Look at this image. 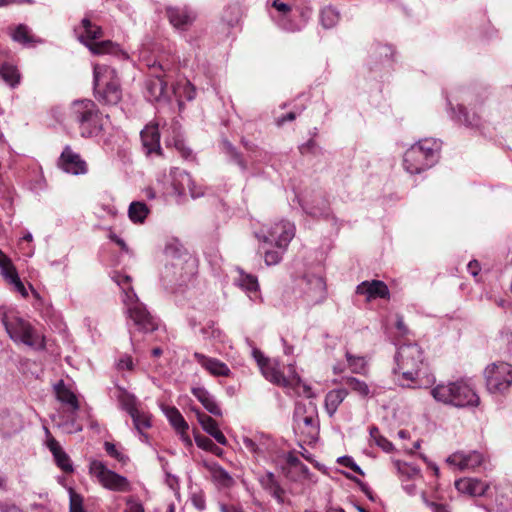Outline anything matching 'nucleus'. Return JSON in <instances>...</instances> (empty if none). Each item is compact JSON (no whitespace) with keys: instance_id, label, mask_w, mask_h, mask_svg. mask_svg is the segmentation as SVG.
<instances>
[{"instance_id":"36","label":"nucleus","mask_w":512,"mask_h":512,"mask_svg":"<svg viewBox=\"0 0 512 512\" xmlns=\"http://www.w3.org/2000/svg\"><path fill=\"white\" fill-rule=\"evenodd\" d=\"M149 213L150 209L142 201H134L130 203L128 208V216L133 223H143Z\"/></svg>"},{"instance_id":"26","label":"nucleus","mask_w":512,"mask_h":512,"mask_svg":"<svg viewBox=\"0 0 512 512\" xmlns=\"http://www.w3.org/2000/svg\"><path fill=\"white\" fill-rule=\"evenodd\" d=\"M166 14L170 23L182 30L190 26L195 19V14L187 7H167Z\"/></svg>"},{"instance_id":"63","label":"nucleus","mask_w":512,"mask_h":512,"mask_svg":"<svg viewBox=\"0 0 512 512\" xmlns=\"http://www.w3.org/2000/svg\"><path fill=\"white\" fill-rule=\"evenodd\" d=\"M192 504L195 508L202 511L206 508V502L202 493H194L191 497Z\"/></svg>"},{"instance_id":"41","label":"nucleus","mask_w":512,"mask_h":512,"mask_svg":"<svg viewBox=\"0 0 512 512\" xmlns=\"http://www.w3.org/2000/svg\"><path fill=\"white\" fill-rule=\"evenodd\" d=\"M222 149L225 152V154L230 158V160L235 162L240 167L242 172L248 170L247 162L242 158L241 154L228 140L225 139L222 141Z\"/></svg>"},{"instance_id":"56","label":"nucleus","mask_w":512,"mask_h":512,"mask_svg":"<svg viewBox=\"0 0 512 512\" xmlns=\"http://www.w3.org/2000/svg\"><path fill=\"white\" fill-rule=\"evenodd\" d=\"M303 209L305 210V212L307 214H309V215H311L313 217H328L329 214H330L329 207L326 204V202H323L321 207L304 206Z\"/></svg>"},{"instance_id":"32","label":"nucleus","mask_w":512,"mask_h":512,"mask_svg":"<svg viewBox=\"0 0 512 512\" xmlns=\"http://www.w3.org/2000/svg\"><path fill=\"white\" fill-rule=\"evenodd\" d=\"M22 428V419L18 414L3 413L0 416V431L4 436H11Z\"/></svg>"},{"instance_id":"47","label":"nucleus","mask_w":512,"mask_h":512,"mask_svg":"<svg viewBox=\"0 0 512 512\" xmlns=\"http://www.w3.org/2000/svg\"><path fill=\"white\" fill-rule=\"evenodd\" d=\"M135 428L142 433L144 429H148L151 426L150 415L138 410L137 412L130 415Z\"/></svg>"},{"instance_id":"35","label":"nucleus","mask_w":512,"mask_h":512,"mask_svg":"<svg viewBox=\"0 0 512 512\" xmlns=\"http://www.w3.org/2000/svg\"><path fill=\"white\" fill-rule=\"evenodd\" d=\"M340 20V12L332 5L323 7L319 12V21L323 28L331 29L335 27Z\"/></svg>"},{"instance_id":"10","label":"nucleus","mask_w":512,"mask_h":512,"mask_svg":"<svg viewBox=\"0 0 512 512\" xmlns=\"http://www.w3.org/2000/svg\"><path fill=\"white\" fill-rule=\"evenodd\" d=\"M158 183L163 185L162 190L166 195L181 197L188 191L196 199L205 194L204 188L196 184L190 174L179 168H172L168 175L158 179Z\"/></svg>"},{"instance_id":"55","label":"nucleus","mask_w":512,"mask_h":512,"mask_svg":"<svg viewBox=\"0 0 512 512\" xmlns=\"http://www.w3.org/2000/svg\"><path fill=\"white\" fill-rule=\"evenodd\" d=\"M286 389L292 390L295 394H297L299 396H304L306 398L314 397V393H313L311 387L308 386L307 384L303 383L301 379H300V384H295Z\"/></svg>"},{"instance_id":"23","label":"nucleus","mask_w":512,"mask_h":512,"mask_svg":"<svg viewBox=\"0 0 512 512\" xmlns=\"http://www.w3.org/2000/svg\"><path fill=\"white\" fill-rule=\"evenodd\" d=\"M166 133L165 143L167 146L175 147L182 156L188 158L191 155V150L185 146L183 135L181 132V125L177 120H173L168 127H163Z\"/></svg>"},{"instance_id":"13","label":"nucleus","mask_w":512,"mask_h":512,"mask_svg":"<svg viewBox=\"0 0 512 512\" xmlns=\"http://www.w3.org/2000/svg\"><path fill=\"white\" fill-rule=\"evenodd\" d=\"M295 236V225L287 220L275 222L270 227H262L255 237L264 244H274L277 248L287 249Z\"/></svg>"},{"instance_id":"16","label":"nucleus","mask_w":512,"mask_h":512,"mask_svg":"<svg viewBox=\"0 0 512 512\" xmlns=\"http://www.w3.org/2000/svg\"><path fill=\"white\" fill-rule=\"evenodd\" d=\"M294 429L305 436L306 440L312 442L319 434V421L315 407L310 412L306 411L305 405L297 403L293 415Z\"/></svg>"},{"instance_id":"20","label":"nucleus","mask_w":512,"mask_h":512,"mask_svg":"<svg viewBox=\"0 0 512 512\" xmlns=\"http://www.w3.org/2000/svg\"><path fill=\"white\" fill-rule=\"evenodd\" d=\"M455 488L462 494L471 497H480L490 495V486L485 481L478 478H461L455 481Z\"/></svg>"},{"instance_id":"46","label":"nucleus","mask_w":512,"mask_h":512,"mask_svg":"<svg viewBox=\"0 0 512 512\" xmlns=\"http://www.w3.org/2000/svg\"><path fill=\"white\" fill-rule=\"evenodd\" d=\"M12 39L21 44H29L33 42V37L30 34V29L24 24L18 25L11 34Z\"/></svg>"},{"instance_id":"64","label":"nucleus","mask_w":512,"mask_h":512,"mask_svg":"<svg viewBox=\"0 0 512 512\" xmlns=\"http://www.w3.org/2000/svg\"><path fill=\"white\" fill-rule=\"evenodd\" d=\"M0 512H24L21 508L12 502H0Z\"/></svg>"},{"instance_id":"49","label":"nucleus","mask_w":512,"mask_h":512,"mask_svg":"<svg viewBox=\"0 0 512 512\" xmlns=\"http://www.w3.org/2000/svg\"><path fill=\"white\" fill-rule=\"evenodd\" d=\"M346 385L348 388H350L352 391L358 393L359 395L365 397L368 396L370 393V389L368 385L355 377H349L346 380Z\"/></svg>"},{"instance_id":"34","label":"nucleus","mask_w":512,"mask_h":512,"mask_svg":"<svg viewBox=\"0 0 512 512\" xmlns=\"http://www.w3.org/2000/svg\"><path fill=\"white\" fill-rule=\"evenodd\" d=\"M348 392L344 388H338L329 391L325 397V409L330 417H332L339 405L344 401Z\"/></svg>"},{"instance_id":"25","label":"nucleus","mask_w":512,"mask_h":512,"mask_svg":"<svg viewBox=\"0 0 512 512\" xmlns=\"http://www.w3.org/2000/svg\"><path fill=\"white\" fill-rule=\"evenodd\" d=\"M145 97L150 102L161 101L168 97L167 82L161 75L155 74L149 77L145 82Z\"/></svg>"},{"instance_id":"11","label":"nucleus","mask_w":512,"mask_h":512,"mask_svg":"<svg viewBox=\"0 0 512 512\" xmlns=\"http://www.w3.org/2000/svg\"><path fill=\"white\" fill-rule=\"evenodd\" d=\"M74 32L77 39L84 44L92 54L102 55L115 53L118 49L117 45L110 40L98 41L103 36L102 28L92 23L88 15L75 27Z\"/></svg>"},{"instance_id":"7","label":"nucleus","mask_w":512,"mask_h":512,"mask_svg":"<svg viewBox=\"0 0 512 512\" xmlns=\"http://www.w3.org/2000/svg\"><path fill=\"white\" fill-rule=\"evenodd\" d=\"M0 319L10 339L15 343H22L35 349L44 348L43 337L29 321L20 317L17 312L2 311Z\"/></svg>"},{"instance_id":"15","label":"nucleus","mask_w":512,"mask_h":512,"mask_svg":"<svg viewBox=\"0 0 512 512\" xmlns=\"http://www.w3.org/2000/svg\"><path fill=\"white\" fill-rule=\"evenodd\" d=\"M89 473L97 478L99 483L108 490L117 492H127L130 490L128 479L108 469L105 463L100 460L90 461Z\"/></svg>"},{"instance_id":"62","label":"nucleus","mask_w":512,"mask_h":512,"mask_svg":"<svg viewBox=\"0 0 512 512\" xmlns=\"http://www.w3.org/2000/svg\"><path fill=\"white\" fill-rule=\"evenodd\" d=\"M124 512H145L143 505L134 499L133 497H129L126 500V508Z\"/></svg>"},{"instance_id":"6","label":"nucleus","mask_w":512,"mask_h":512,"mask_svg":"<svg viewBox=\"0 0 512 512\" xmlns=\"http://www.w3.org/2000/svg\"><path fill=\"white\" fill-rule=\"evenodd\" d=\"M447 108L450 117L467 127L477 128L481 124L480 116L476 113H469L466 105L476 108L483 103L469 88H460L446 96Z\"/></svg>"},{"instance_id":"8","label":"nucleus","mask_w":512,"mask_h":512,"mask_svg":"<svg viewBox=\"0 0 512 512\" xmlns=\"http://www.w3.org/2000/svg\"><path fill=\"white\" fill-rule=\"evenodd\" d=\"M431 395L438 402L458 408L479 404L475 390L463 380L438 384L431 390Z\"/></svg>"},{"instance_id":"45","label":"nucleus","mask_w":512,"mask_h":512,"mask_svg":"<svg viewBox=\"0 0 512 512\" xmlns=\"http://www.w3.org/2000/svg\"><path fill=\"white\" fill-rule=\"evenodd\" d=\"M371 440L385 452H390L393 449V444L380 434L379 429L376 426H372L369 429Z\"/></svg>"},{"instance_id":"21","label":"nucleus","mask_w":512,"mask_h":512,"mask_svg":"<svg viewBox=\"0 0 512 512\" xmlns=\"http://www.w3.org/2000/svg\"><path fill=\"white\" fill-rule=\"evenodd\" d=\"M242 444L248 452L258 457L265 456L273 448V441L268 435L263 433L255 435L254 438L243 436Z\"/></svg>"},{"instance_id":"38","label":"nucleus","mask_w":512,"mask_h":512,"mask_svg":"<svg viewBox=\"0 0 512 512\" xmlns=\"http://www.w3.org/2000/svg\"><path fill=\"white\" fill-rule=\"evenodd\" d=\"M0 76L10 86L14 87L19 82V74L14 65L0 57Z\"/></svg>"},{"instance_id":"51","label":"nucleus","mask_w":512,"mask_h":512,"mask_svg":"<svg viewBox=\"0 0 512 512\" xmlns=\"http://www.w3.org/2000/svg\"><path fill=\"white\" fill-rule=\"evenodd\" d=\"M245 149L249 152V158L252 162L265 161L267 158V152L260 150L254 143L243 141Z\"/></svg>"},{"instance_id":"27","label":"nucleus","mask_w":512,"mask_h":512,"mask_svg":"<svg viewBox=\"0 0 512 512\" xmlns=\"http://www.w3.org/2000/svg\"><path fill=\"white\" fill-rule=\"evenodd\" d=\"M261 487L267 491L280 504L284 503L285 490L276 479L274 473L267 471L258 476Z\"/></svg>"},{"instance_id":"44","label":"nucleus","mask_w":512,"mask_h":512,"mask_svg":"<svg viewBox=\"0 0 512 512\" xmlns=\"http://www.w3.org/2000/svg\"><path fill=\"white\" fill-rule=\"evenodd\" d=\"M498 512H512V491L496 490Z\"/></svg>"},{"instance_id":"17","label":"nucleus","mask_w":512,"mask_h":512,"mask_svg":"<svg viewBox=\"0 0 512 512\" xmlns=\"http://www.w3.org/2000/svg\"><path fill=\"white\" fill-rule=\"evenodd\" d=\"M302 298L308 306L322 303L327 296L326 284L322 277L307 275L301 280Z\"/></svg>"},{"instance_id":"60","label":"nucleus","mask_w":512,"mask_h":512,"mask_svg":"<svg viewBox=\"0 0 512 512\" xmlns=\"http://www.w3.org/2000/svg\"><path fill=\"white\" fill-rule=\"evenodd\" d=\"M104 448H105L106 452L108 453V455H110L111 457L115 458L119 462H122V463L126 462L127 457L125 455H123L121 452H119L113 443L105 442Z\"/></svg>"},{"instance_id":"43","label":"nucleus","mask_w":512,"mask_h":512,"mask_svg":"<svg viewBox=\"0 0 512 512\" xmlns=\"http://www.w3.org/2000/svg\"><path fill=\"white\" fill-rule=\"evenodd\" d=\"M173 93L179 99V102H181L182 98L191 101L196 96V90L189 81L177 83V85L173 87Z\"/></svg>"},{"instance_id":"54","label":"nucleus","mask_w":512,"mask_h":512,"mask_svg":"<svg viewBox=\"0 0 512 512\" xmlns=\"http://www.w3.org/2000/svg\"><path fill=\"white\" fill-rule=\"evenodd\" d=\"M195 442L198 447L207 451H211L215 454H218L221 451V449L217 447L216 444L208 437L196 435Z\"/></svg>"},{"instance_id":"28","label":"nucleus","mask_w":512,"mask_h":512,"mask_svg":"<svg viewBox=\"0 0 512 512\" xmlns=\"http://www.w3.org/2000/svg\"><path fill=\"white\" fill-rule=\"evenodd\" d=\"M356 292L360 295H366L367 299L386 298L389 295L387 285L380 280L364 281L357 286Z\"/></svg>"},{"instance_id":"37","label":"nucleus","mask_w":512,"mask_h":512,"mask_svg":"<svg viewBox=\"0 0 512 512\" xmlns=\"http://www.w3.org/2000/svg\"><path fill=\"white\" fill-rule=\"evenodd\" d=\"M116 398L123 410H125L129 415L137 412L139 409L137 408V400L136 397L126 390L122 388L117 389Z\"/></svg>"},{"instance_id":"53","label":"nucleus","mask_w":512,"mask_h":512,"mask_svg":"<svg viewBox=\"0 0 512 512\" xmlns=\"http://www.w3.org/2000/svg\"><path fill=\"white\" fill-rule=\"evenodd\" d=\"M70 512H85L83 507V497L73 489H69Z\"/></svg>"},{"instance_id":"2","label":"nucleus","mask_w":512,"mask_h":512,"mask_svg":"<svg viewBox=\"0 0 512 512\" xmlns=\"http://www.w3.org/2000/svg\"><path fill=\"white\" fill-rule=\"evenodd\" d=\"M273 22L287 32H299L308 24L313 8L310 0H268Z\"/></svg>"},{"instance_id":"42","label":"nucleus","mask_w":512,"mask_h":512,"mask_svg":"<svg viewBox=\"0 0 512 512\" xmlns=\"http://www.w3.org/2000/svg\"><path fill=\"white\" fill-rule=\"evenodd\" d=\"M166 417L168 418L170 424L175 428V430H188V423L185 421L182 414L175 407H167L164 410Z\"/></svg>"},{"instance_id":"57","label":"nucleus","mask_w":512,"mask_h":512,"mask_svg":"<svg viewBox=\"0 0 512 512\" xmlns=\"http://www.w3.org/2000/svg\"><path fill=\"white\" fill-rule=\"evenodd\" d=\"M0 269H1V274L3 275L4 278L7 276V274L9 275L10 273H12L13 271L16 270L14 265L12 264L11 260L1 250H0Z\"/></svg>"},{"instance_id":"40","label":"nucleus","mask_w":512,"mask_h":512,"mask_svg":"<svg viewBox=\"0 0 512 512\" xmlns=\"http://www.w3.org/2000/svg\"><path fill=\"white\" fill-rule=\"evenodd\" d=\"M211 475L213 480L222 487L229 488L234 484L232 476L220 465L211 466Z\"/></svg>"},{"instance_id":"24","label":"nucleus","mask_w":512,"mask_h":512,"mask_svg":"<svg viewBox=\"0 0 512 512\" xmlns=\"http://www.w3.org/2000/svg\"><path fill=\"white\" fill-rule=\"evenodd\" d=\"M193 357L203 369L215 377H228L231 374L230 368L219 359L206 356L199 352H195Z\"/></svg>"},{"instance_id":"58","label":"nucleus","mask_w":512,"mask_h":512,"mask_svg":"<svg viewBox=\"0 0 512 512\" xmlns=\"http://www.w3.org/2000/svg\"><path fill=\"white\" fill-rule=\"evenodd\" d=\"M299 151L302 155L317 154L320 151V147L313 139H310L299 146Z\"/></svg>"},{"instance_id":"52","label":"nucleus","mask_w":512,"mask_h":512,"mask_svg":"<svg viewBox=\"0 0 512 512\" xmlns=\"http://www.w3.org/2000/svg\"><path fill=\"white\" fill-rule=\"evenodd\" d=\"M5 280L9 284L13 285L14 290L21 294L22 297L26 298L28 296V291L25 288L24 284L22 283L21 279L19 278L16 270L10 273L9 275L7 274Z\"/></svg>"},{"instance_id":"1","label":"nucleus","mask_w":512,"mask_h":512,"mask_svg":"<svg viewBox=\"0 0 512 512\" xmlns=\"http://www.w3.org/2000/svg\"><path fill=\"white\" fill-rule=\"evenodd\" d=\"M393 373L400 386L427 388L434 384L435 376L429 371L422 348L416 343L400 345L395 354Z\"/></svg>"},{"instance_id":"39","label":"nucleus","mask_w":512,"mask_h":512,"mask_svg":"<svg viewBox=\"0 0 512 512\" xmlns=\"http://www.w3.org/2000/svg\"><path fill=\"white\" fill-rule=\"evenodd\" d=\"M237 283L243 290L249 293L250 298H252V294L257 295L259 284L255 276L240 272Z\"/></svg>"},{"instance_id":"12","label":"nucleus","mask_w":512,"mask_h":512,"mask_svg":"<svg viewBox=\"0 0 512 512\" xmlns=\"http://www.w3.org/2000/svg\"><path fill=\"white\" fill-rule=\"evenodd\" d=\"M252 354L261 370L262 375L269 382L283 388H288L295 384H300V376L295 372L293 365L288 366L289 375L285 376L280 371V364L277 360L266 358L258 349H253Z\"/></svg>"},{"instance_id":"14","label":"nucleus","mask_w":512,"mask_h":512,"mask_svg":"<svg viewBox=\"0 0 512 512\" xmlns=\"http://www.w3.org/2000/svg\"><path fill=\"white\" fill-rule=\"evenodd\" d=\"M486 386L492 394H503L512 385V365L506 362L493 363L485 369Z\"/></svg>"},{"instance_id":"22","label":"nucleus","mask_w":512,"mask_h":512,"mask_svg":"<svg viewBox=\"0 0 512 512\" xmlns=\"http://www.w3.org/2000/svg\"><path fill=\"white\" fill-rule=\"evenodd\" d=\"M47 435L46 445L53 455L56 465L65 473L73 472V465L69 455L63 450L60 443L50 435V432L45 428Z\"/></svg>"},{"instance_id":"18","label":"nucleus","mask_w":512,"mask_h":512,"mask_svg":"<svg viewBox=\"0 0 512 512\" xmlns=\"http://www.w3.org/2000/svg\"><path fill=\"white\" fill-rule=\"evenodd\" d=\"M57 164L62 171L68 174L84 175L88 172L86 161L70 146L64 147Z\"/></svg>"},{"instance_id":"29","label":"nucleus","mask_w":512,"mask_h":512,"mask_svg":"<svg viewBox=\"0 0 512 512\" xmlns=\"http://www.w3.org/2000/svg\"><path fill=\"white\" fill-rule=\"evenodd\" d=\"M191 393L214 416H222V410L215 397L204 387H192Z\"/></svg>"},{"instance_id":"31","label":"nucleus","mask_w":512,"mask_h":512,"mask_svg":"<svg viewBox=\"0 0 512 512\" xmlns=\"http://www.w3.org/2000/svg\"><path fill=\"white\" fill-rule=\"evenodd\" d=\"M141 140L144 148L147 150V153L160 151V133L158 124L147 125L141 131Z\"/></svg>"},{"instance_id":"33","label":"nucleus","mask_w":512,"mask_h":512,"mask_svg":"<svg viewBox=\"0 0 512 512\" xmlns=\"http://www.w3.org/2000/svg\"><path fill=\"white\" fill-rule=\"evenodd\" d=\"M54 389L57 399L63 404L68 405L72 413H75L79 409L76 395L65 386L62 380L55 385Z\"/></svg>"},{"instance_id":"3","label":"nucleus","mask_w":512,"mask_h":512,"mask_svg":"<svg viewBox=\"0 0 512 512\" xmlns=\"http://www.w3.org/2000/svg\"><path fill=\"white\" fill-rule=\"evenodd\" d=\"M111 278L121 289V300L128 318L133 321L139 331L145 333L154 331L157 328V321L145 304L139 300L131 285V277L116 271Z\"/></svg>"},{"instance_id":"61","label":"nucleus","mask_w":512,"mask_h":512,"mask_svg":"<svg viewBox=\"0 0 512 512\" xmlns=\"http://www.w3.org/2000/svg\"><path fill=\"white\" fill-rule=\"evenodd\" d=\"M398 469L402 474H406L411 479L421 478L420 469L416 466L403 464L402 466H399Z\"/></svg>"},{"instance_id":"59","label":"nucleus","mask_w":512,"mask_h":512,"mask_svg":"<svg viewBox=\"0 0 512 512\" xmlns=\"http://www.w3.org/2000/svg\"><path fill=\"white\" fill-rule=\"evenodd\" d=\"M338 463L347 467V468H350L351 470H353L354 472H356L357 474L359 475H364L362 469L360 468L359 465H357L355 463V461L353 460V458L349 457V456H341L338 458Z\"/></svg>"},{"instance_id":"50","label":"nucleus","mask_w":512,"mask_h":512,"mask_svg":"<svg viewBox=\"0 0 512 512\" xmlns=\"http://www.w3.org/2000/svg\"><path fill=\"white\" fill-rule=\"evenodd\" d=\"M264 249V260L267 265H276L282 260V256L285 253L286 249L277 248L275 246L274 249Z\"/></svg>"},{"instance_id":"48","label":"nucleus","mask_w":512,"mask_h":512,"mask_svg":"<svg viewBox=\"0 0 512 512\" xmlns=\"http://www.w3.org/2000/svg\"><path fill=\"white\" fill-rule=\"evenodd\" d=\"M348 365L353 373H363L366 368V361L364 357L354 356L350 352H346L345 354Z\"/></svg>"},{"instance_id":"5","label":"nucleus","mask_w":512,"mask_h":512,"mask_svg":"<svg viewBox=\"0 0 512 512\" xmlns=\"http://www.w3.org/2000/svg\"><path fill=\"white\" fill-rule=\"evenodd\" d=\"M440 150L441 142L434 138L419 140L406 150L403 167L410 174H420L438 162Z\"/></svg>"},{"instance_id":"30","label":"nucleus","mask_w":512,"mask_h":512,"mask_svg":"<svg viewBox=\"0 0 512 512\" xmlns=\"http://www.w3.org/2000/svg\"><path fill=\"white\" fill-rule=\"evenodd\" d=\"M198 421L205 432L211 435L219 444L226 445L227 439L219 430L217 422L205 413L196 410Z\"/></svg>"},{"instance_id":"19","label":"nucleus","mask_w":512,"mask_h":512,"mask_svg":"<svg viewBox=\"0 0 512 512\" xmlns=\"http://www.w3.org/2000/svg\"><path fill=\"white\" fill-rule=\"evenodd\" d=\"M447 463L457 467L459 470H474L485 461V456L476 450L457 451L447 458Z\"/></svg>"},{"instance_id":"9","label":"nucleus","mask_w":512,"mask_h":512,"mask_svg":"<svg viewBox=\"0 0 512 512\" xmlns=\"http://www.w3.org/2000/svg\"><path fill=\"white\" fill-rule=\"evenodd\" d=\"M94 92L96 98L108 105H116L122 98L117 71L108 66L97 64L93 69Z\"/></svg>"},{"instance_id":"4","label":"nucleus","mask_w":512,"mask_h":512,"mask_svg":"<svg viewBox=\"0 0 512 512\" xmlns=\"http://www.w3.org/2000/svg\"><path fill=\"white\" fill-rule=\"evenodd\" d=\"M69 118L76 124L83 138L99 136L109 122L108 115H103L95 102L89 99L72 102L69 108Z\"/></svg>"}]
</instances>
